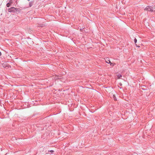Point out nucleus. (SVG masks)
I'll return each mask as SVG.
<instances>
[{
	"instance_id": "obj_1",
	"label": "nucleus",
	"mask_w": 155,
	"mask_h": 155,
	"mask_svg": "<svg viewBox=\"0 0 155 155\" xmlns=\"http://www.w3.org/2000/svg\"><path fill=\"white\" fill-rule=\"evenodd\" d=\"M153 9L155 10V7L153 8L151 6H147L145 8H144V10H147L148 11H150V12H152L153 11Z\"/></svg>"
},
{
	"instance_id": "obj_2",
	"label": "nucleus",
	"mask_w": 155,
	"mask_h": 155,
	"mask_svg": "<svg viewBox=\"0 0 155 155\" xmlns=\"http://www.w3.org/2000/svg\"><path fill=\"white\" fill-rule=\"evenodd\" d=\"M18 10V8H15L14 7H11L9 8H8V11L9 12H15L17 11Z\"/></svg>"
},
{
	"instance_id": "obj_3",
	"label": "nucleus",
	"mask_w": 155,
	"mask_h": 155,
	"mask_svg": "<svg viewBox=\"0 0 155 155\" xmlns=\"http://www.w3.org/2000/svg\"><path fill=\"white\" fill-rule=\"evenodd\" d=\"M105 61L106 63H107L108 64H110V65L112 66H114L115 64H113L112 63H111L110 62V61L108 59V58H106L105 59Z\"/></svg>"
},
{
	"instance_id": "obj_4",
	"label": "nucleus",
	"mask_w": 155,
	"mask_h": 155,
	"mask_svg": "<svg viewBox=\"0 0 155 155\" xmlns=\"http://www.w3.org/2000/svg\"><path fill=\"white\" fill-rule=\"evenodd\" d=\"M34 3L33 1H31L29 2V7H31L33 5V4Z\"/></svg>"
},
{
	"instance_id": "obj_5",
	"label": "nucleus",
	"mask_w": 155,
	"mask_h": 155,
	"mask_svg": "<svg viewBox=\"0 0 155 155\" xmlns=\"http://www.w3.org/2000/svg\"><path fill=\"white\" fill-rule=\"evenodd\" d=\"M137 39L135 38V39H134V42L135 44V45L137 46V47H140V46H139V45H137L136 44V43H137Z\"/></svg>"
},
{
	"instance_id": "obj_6",
	"label": "nucleus",
	"mask_w": 155,
	"mask_h": 155,
	"mask_svg": "<svg viewBox=\"0 0 155 155\" xmlns=\"http://www.w3.org/2000/svg\"><path fill=\"white\" fill-rule=\"evenodd\" d=\"M2 65L3 67L5 68H6L7 67H8V66L7 65V64L3 63V64Z\"/></svg>"
},
{
	"instance_id": "obj_7",
	"label": "nucleus",
	"mask_w": 155,
	"mask_h": 155,
	"mask_svg": "<svg viewBox=\"0 0 155 155\" xmlns=\"http://www.w3.org/2000/svg\"><path fill=\"white\" fill-rule=\"evenodd\" d=\"M113 97L114 100L115 101H116L117 99L116 98V97H115V95L114 94H113Z\"/></svg>"
},
{
	"instance_id": "obj_8",
	"label": "nucleus",
	"mask_w": 155,
	"mask_h": 155,
	"mask_svg": "<svg viewBox=\"0 0 155 155\" xmlns=\"http://www.w3.org/2000/svg\"><path fill=\"white\" fill-rule=\"evenodd\" d=\"M11 4H10V3H8L6 4V6L7 7H9L10 6Z\"/></svg>"
},
{
	"instance_id": "obj_9",
	"label": "nucleus",
	"mask_w": 155,
	"mask_h": 155,
	"mask_svg": "<svg viewBox=\"0 0 155 155\" xmlns=\"http://www.w3.org/2000/svg\"><path fill=\"white\" fill-rule=\"evenodd\" d=\"M122 77V75H117V77L118 79H120V77Z\"/></svg>"
},
{
	"instance_id": "obj_10",
	"label": "nucleus",
	"mask_w": 155,
	"mask_h": 155,
	"mask_svg": "<svg viewBox=\"0 0 155 155\" xmlns=\"http://www.w3.org/2000/svg\"><path fill=\"white\" fill-rule=\"evenodd\" d=\"M9 3H10V4H11L12 3V0H10Z\"/></svg>"
},
{
	"instance_id": "obj_11",
	"label": "nucleus",
	"mask_w": 155,
	"mask_h": 155,
	"mask_svg": "<svg viewBox=\"0 0 155 155\" xmlns=\"http://www.w3.org/2000/svg\"><path fill=\"white\" fill-rule=\"evenodd\" d=\"M50 152L51 153H52V152H54V151L53 150H51L50 151Z\"/></svg>"
},
{
	"instance_id": "obj_12",
	"label": "nucleus",
	"mask_w": 155,
	"mask_h": 155,
	"mask_svg": "<svg viewBox=\"0 0 155 155\" xmlns=\"http://www.w3.org/2000/svg\"><path fill=\"white\" fill-rule=\"evenodd\" d=\"M2 54L1 52L0 51V56Z\"/></svg>"
}]
</instances>
